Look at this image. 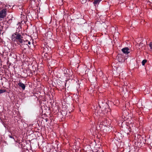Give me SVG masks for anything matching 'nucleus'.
<instances>
[{"instance_id": "f257e3e1", "label": "nucleus", "mask_w": 152, "mask_h": 152, "mask_svg": "<svg viewBox=\"0 0 152 152\" xmlns=\"http://www.w3.org/2000/svg\"><path fill=\"white\" fill-rule=\"evenodd\" d=\"M23 37L20 33L16 32L12 34L11 39L12 41L16 42L19 45H21L25 41L23 39Z\"/></svg>"}, {"instance_id": "f03ea898", "label": "nucleus", "mask_w": 152, "mask_h": 152, "mask_svg": "<svg viewBox=\"0 0 152 152\" xmlns=\"http://www.w3.org/2000/svg\"><path fill=\"white\" fill-rule=\"evenodd\" d=\"M6 9H3L0 11V18H4L6 15Z\"/></svg>"}, {"instance_id": "7ed1b4c3", "label": "nucleus", "mask_w": 152, "mask_h": 152, "mask_svg": "<svg viewBox=\"0 0 152 152\" xmlns=\"http://www.w3.org/2000/svg\"><path fill=\"white\" fill-rule=\"evenodd\" d=\"M101 108V107L99 105L98 106L95 107H94L95 113H97L98 115H100L102 113Z\"/></svg>"}, {"instance_id": "20e7f679", "label": "nucleus", "mask_w": 152, "mask_h": 152, "mask_svg": "<svg viewBox=\"0 0 152 152\" xmlns=\"http://www.w3.org/2000/svg\"><path fill=\"white\" fill-rule=\"evenodd\" d=\"M122 52L126 55H127L130 52L129 49L128 47H125L121 49Z\"/></svg>"}, {"instance_id": "39448f33", "label": "nucleus", "mask_w": 152, "mask_h": 152, "mask_svg": "<svg viewBox=\"0 0 152 152\" xmlns=\"http://www.w3.org/2000/svg\"><path fill=\"white\" fill-rule=\"evenodd\" d=\"M18 85L21 87L23 90H24L25 88V86L23 83L20 82L18 83Z\"/></svg>"}, {"instance_id": "423d86ee", "label": "nucleus", "mask_w": 152, "mask_h": 152, "mask_svg": "<svg viewBox=\"0 0 152 152\" xmlns=\"http://www.w3.org/2000/svg\"><path fill=\"white\" fill-rule=\"evenodd\" d=\"M117 59L119 62H123L124 61V59L121 56H118Z\"/></svg>"}, {"instance_id": "0eeeda50", "label": "nucleus", "mask_w": 152, "mask_h": 152, "mask_svg": "<svg viewBox=\"0 0 152 152\" xmlns=\"http://www.w3.org/2000/svg\"><path fill=\"white\" fill-rule=\"evenodd\" d=\"M101 1L102 0H94L93 3L94 5L96 6V5L99 4Z\"/></svg>"}, {"instance_id": "6e6552de", "label": "nucleus", "mask_w": 152, "mask_h": 152, "mask_svg": "<svg viewBox=\"0 0 152 152\" xmlns=\"http://www.w3.org/2000/svg\"><path fill=\"white\" fill-rule=\"evenodd\" d=\"M11 18L9 19L8 21L7 22L8 23H11L12 22V18L13 17L12 16V15H9L7 18Z\"/></svg>"}, {"instance_id": "1a4fd4ad", "label": "nucleus", "mask_w": 152, "mask_h": 152, "mask_svg": "<svg viewBox=\"0 0 152 152\" xmlns=\"http://www.w3.org/2000/svg\"><path fill=\"white\" fill-rule=\"evenodd\" d=\"M16 147V146L15 145H13L11 147L10 149L12 150H15Z\"/></svg>"}, {"instance_id": "9d476101", "label": "nucleus", "mask_w": 152, "mask_h": 152, "mask_svg": "<svg viewBox=\"0 0 152 152\" xmlns=\"http://www.w3.org/2000/svg\"><path fill=\"white\" fill-rule=\"evenodd\" d=\"M101 110H102V113H104L106 111V108L105 107H101Z\"/></svg>"}, {"instance_id": "9b49d317", "label": "nucleus", "mask_w": 152, "mask_h": 152, "mask_svg": "<svg viewBox=\"0 0 152 152\" xmlns=\"http://www.w3.org/2000/svg\"><path fill=\"white\" fill-rule=\"evenodd\" d=\"M147 61L146 59H144L142 60V64L143 66L145 65V63L147 62Z\"/></svg>"}, {"instance_id": "f8f14e48", "label": "nucleus", "mask_w": 152, "mask_h": 152, "mask_svg": "<svg viewBox=\"0 0 152 152\" xmlns=\"http://www.w3.org/2000/svg\"><path fill=\"white\" fill-rule=\"evenodd\" d=\"M6 92V90L4 89H0V94H2Z\"/></svg>"}, {"instance_id": "ddd939ff", "label": "nucleus", "mask_w": 152, "mask_h": 152, "mask_svg": "<svg viewBox=\"0 0 152 152\" xmlns=\"http://www.w3.org/2000/svg\"><path fill=\"white\" fill-rule=\"evenodd\" d=\"M25 41V42H23V43H24V44H26V45L28 47H29V46L27 44V43L28 42H28V40H26V41L24 40Z\"/></svg>"}, {"instance_id": "4468645a", "label": "nucleus", "mask_w": 152, "mask_h": 152, "mask_svg": "<svg viewBox=\"0 0 152 152\" xmlns=\"http://www.w3.org/2000/svg\"><path fill=\"white\" fill-rule=\"evenodd\" d=\"M149 46L151 50L152 51V42H151L149 44Z\"/></svg>"}, {"instance_id": "2eb2a0df", "label": "nucleus", "mask_w": 152, "mask_h": 152, "mask_svg": "<svg viewBox=\"0 0 152 152\" xmlns=\"http://www.w3.org/2000/svg\"><path fill=\"white\" fill-rule=\"evenodd\" d=\"M28 44L29 45H30L31 44V42L29 41H28Z\"/></svg>"}, {"instance_id": "dca6fc26", "label": "nucleus", "mask_w": 152, "mask_h": 152, "mask_svg": "<svg viewBox=\"0 0 152 152\" xmlns=\"http://www.w3.org/2000/svg\"><path fill=\"white\" fill-rule=\"evenodd\" d=\"M9 137H10V138H13V137H12V136H11V135H9Z\"/></svg>"}, {"instance_id": "f3484780", "label": "nucleus", "mask_w": 152, "mask_h": 152, "mask_svg": "<svg viewBox=\"0 0 152 152\" xmlns=\"http://www.w3.org/2000/svg\"><path fill=\"white\" fill-rule=\"evenodd\" d=\"M86 0H85V1H82L83 2V3H85L86 2Z\"/></svg>"}, {"instance_id": "a211bd4d", "label": "nucleus", "mask_w": 152, "mask_h": 152, "mask_svg": "<svg viewBox=\"0 0 152 152\" xmlns=\"http://www.w3.org/2000/svg\"><path fill=\"white\" fill-rule=\"evenodd\" d=\"M24 17H25V18H26V16H24Z\"/></svg>"}, {"instance_id": "6ab92c4d", "label": "nucleus", "mask_w": 152, "mask_h": 152, "mask_svg": "<svg viewBox=\"0 0 152 152\" xmlns=\"http://www.w3.org/2000/svg\"><path fill=\"white\" fill-rule=\"evenodd\" d=\"M140 143V142H138V144H139V143Z\"/></svg>"}, {"instance_id": "aec40b11", "label": "nucleus", "mask_w": 152, "mask_h": 152, "mask_svg": "<svg viewBox=\"0 0 152 152\" xmlns=\"http://www.w3.org/2000/svg\"><path fill=\"white\" fill-rule=\"evenodd\" d=\"M140 44H139V46H140Z\"/></svg>"}]
</instances>
